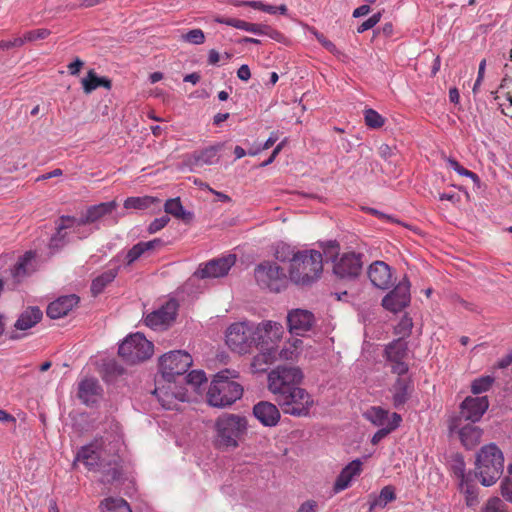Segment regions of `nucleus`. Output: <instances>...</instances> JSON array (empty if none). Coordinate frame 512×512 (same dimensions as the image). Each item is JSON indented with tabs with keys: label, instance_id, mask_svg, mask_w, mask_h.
<instances>
[{
	"label": "nucleus",
	"instance_id": "58836bf2",
	"mask_svg": "<svg viewBox=\"0 0 512 512\" xmlns=\"http://www.w3.org/2000/svg\"><path fill=\"white\" fill-rule=\"evenodd\" d=\"M365 124L372 129H379L385 124V119L374 109L364 111Z\"/></svg>",
	"mask_w": 512,
	"mask_h": 512
},
{
	"label": "nucleus",
	"instance_id": "f3484780",
	"mask_svg": "<svg viewBox=\"0 0 512 512\" xmlns=\"http://www.w3.org/2000/svg\"><path fill=\"white\" fill-rule=\"evenodd\" d=\"M368 276L372 284L379 289H388L393 283L391 268L383 261H375L368 270Z\"/></svg>",
	"mask_w": 512,
	"mask_h": 512
},
{
	"label": "nucleus",
	"instance_id": "49530a36",
	"mask_svg": "<svg viewBox=\"0 0 512 512\" xmlns=\"http://www.w3.org/2000/svg\"><path fill=\"white\" fill-rule=\"evenodd\" d=\"M234 4L235 5H247L249 7H252L257 10H261V11L269 13V14L277 13L276 6L264 4L261 1H236Z\"/></svg>",
	"mask_w": 512,
	"mask_h": 512
},
{
	"label": "nucleus",
	"instance_id": "4c0bfd02",
	"mask_svg": "<svg viewBox=\"0 0 512 512\" xmlns=\"http://www.w3.org/2000/svg\"><path fill=\"white\" fill-rule=\"evenodd\" d=\"M187 385L195 392L201 391V386L207 382L206 375L201 370H193L185 377Z\"/></svg>",
	"mask_w": 512,
	"mask_h": 512
},
{
	"label": "nucleus",
	"instance_id": "423d86ee",
	"mask_svg": "<svg viewBox=\"0 0 512 512\" xmlns=\"http://www.w3.org/2000/svg\"><path fill=\"white\" fill-rule=\"evenodd\" d=\"M304 374L297 366L278 365L267 376L268 390L274 398L280 397L302 384Z\"/></svg>",
	"mask_w": 512,
	"mask_h": 512
},
{
	"label": "nucleus",
	"instance_id": "aec40b11",
	"mask_svg": "<svg viewBox=\"0 0 512 512\" xmlns=\"http://www.w3.org/2000/svg\"><path fill=\"white\" fill-rule=\"evenodd\" d=\"M36 253L27 251L11 269V276L15 283H20L24 278L32 274L36 270Z\"/></svg>",
	"mask_w": 512,
	"mask_h": 512
},
{
	"label": "nucleus",
	"instance_id": "c9c22d12",
	"mask_svg": "<svg viewBox=\"0 0 512 512\" xmlns=\"http://www.w3.org/2000/svg\"><path fill=\"white\" fill-rule=\"evenodd\" d=\"M402 421L401 416L398 413H392L391 421L387 424L386 427L379 429L372 437L371 442L373 445L378 444L383 438H385L388 434H390L393 430H395Z\"/></svg>",
	"mask_w": 512,
	"mask_h": 512
},
{
	"label": "nucleus",
	"instance_id": "2f4dec72",
	"mask_svg": "<svg viewBox=\"0 0 512 512\" xmlns=\"http://www.w3.org/2000/svg\"><path fill=\"white\" fill-rule=\"evenodd\" d=\"M459 488L465 494L468 506H473L477 503L478 487L471 473L468 474V479L459 482Z\"/></svg>",
	"mask_w": 512,
	"mask_h": 512
},
{
	"label": "nucleus",
	"instance_id": "473e14b6",
	"mask_svg": "<svg viewBox=\"0 0 512 512\" xmlns=\"http://www.w3.org/2000/svg\"><path fill=\"white\" fill-rule=\"evenodd\" d=\"M159 201L157 197L145 195L141 197H128L123 205L126 209L145 210L159 203Z\"/></svg>",
	"mask_w": 512,
	"mask_h": 512
},
{
	"label": "nucleus",
	"instance_id": "ddd939ff",
	"mask_svg": "<svg viewBox=\"0 0 512 512\" xmlns=\"http://www.w3.org/2000/svg\"><path fill=\"white\" fill-rule=\"evenodd\" d=\"M410 287V281L405 276L393 290L383 297L382 306L394 314L403 311L411 302Z\"/></svg>",
	"mask_w": 512,
	"mask_h": 512
},
{
	"label": "nucleus",
	"instance_id": "7c9ffc66",
	"mask_svg": "<svg viewBox=\"0 0 512 512\" xmlns=\"http://www.w3.org/2000/svg\"><path fill=\"white\" fill-rule=\"evenodd\" d=\"M407 344L401 339L394 340L385 349V355L389 362L404 360L407 357Z\"/></svg>",
	"mask_w": 512,
	"mask_h": 512
},
{
	"label": "nucleus",
	"instance_id": "b1692460",
	"mask_svg": "<svg viewBox=\"0 0 512 512\" xmlns=\"http://www.w3.org/2000/svg\"><path fill=\"white\" fill-rule=\"evenodd\" d=\"M457 432L463 446L467 449H473L481 440L482 429L472 423L462 422L461 426L452 433Z\"/></svg>",
	"mask_w": 512,
	"mask_h": 512
},
{
	"label": "nucleus",
	"instance_id": "864d4df0",
	"mask_svg": "<svg viewBox=\"0 0 512 512\" xmlns=\"http://www.w3.org/2000/svg\"><path fill=\"white\" fill-rule=\"evenodd\" d=\"M43 312L39 307H28L18 320H42Z\"/></svg>",
	"mask_w": 512,
	"mask_h": 512
},
{
	"label": "nucleus",
	"instance_id": "79ce46f5",
	"mask_svg": "<svg viewBox=\"0 0 512 512\" xmlns=\"http://www.w3.org/2000/svg\"><path fill=\"white\" fill-rule=\"evenodd\" d=\"M448 165L457 172L460 176H465L472 179L474 182H479V177L476 173L464 168L460 165V163L454 158H445Z\"/></svg>",
	"mask_w": 512,
	"mask_h": 512
},
{
	"label": "nucleus",
	"instance_id": "338daca9",
	"mask_svg": "<svg viewBox=\"0 0 512 512\" xmlns=\"http://www.w3.org/2000/svg\"><path fill=\"white\" fill-rule=\"evenodd\" d=\"M262 31H263L262 35H266V36L270 37L271 39L280 41V39L282 38V34L279 31L271 28L268 25H264V29Z\"/></svg>",
	"mask_w": 512,
	"mask_h": 512
},
{
	"label": "nucleus",
	"instance_id": "8fccbe9b",
	"mask_svg": "<svg viewBox=\"0 0 512 512\" xmlns=\"http://www.w3.org/2000/svg\"><path fill=\"white\" fill-rule=\"evenodd\" d=\"M300 343H302V341L300 339H295L292 344L294 348H283L278 353V359L288 360V361L295 360L298 357V352L296 351V348H297L298 344H300Z\"/></svg>",
	"mask_w": 512,
	"mask_h": 512
},
{
	"label": "nucleus",
	"instance_id": "6e6552de",
	"mask_svg": "<svg viewBox=\"0 0 512 512\" xmlns=\"http://www.w3.org/2000/svg\"><path fill=\"white\" fill-rule=\"evenodd\" d=\"M274 400L284 414L294 417H307L314 406L313 397L301 385Z\"/></svg>",
	"mask_w": 512,
	"mask_h": 512
},
{
	"label": "nucleus",
	"instance_id": "cd10ccee",
	"mask_svg": "<svg viewBox=\"0 0 512 512\" xmlns=\"http://www.w3.org/2000/svg\"><path fill=\"white\" fill-rule=\"evenodd\" d=\"M161 239H153L147 242H139L135 244L126 254V262L131 265L138 260L145 252L155 249L162 245Z\"/></svg>",
	"mask_w": 512,
	"mask_h": 512
},
{
	"label": "nucleus",
	"instance_id": "0eeeda50",
	"mask_svg": "<svg viewBox=\"0 0 512 512\" xmlns=\"http://www.w3.org/2000/svg\"><path fill=\"white\" fill-rule=\"evenodd\" d=\"M248 422L244 416L224 414L215 423L218 442L221 446L237 447L238 440L246 433Z\"/></svg>",
	"mask_w": 512,
	"mask_h": 512
},
{
	"label": "nucleus",
	"instance_id": "412c9836",
	"mask_svg": "<svg viewBox=\"0 0 512 512\" xmlns=\"http://www.w3.org/2000/svg\"><path fill=\"white\" fill-rule=\"evenodd\" d=\"M77 229L75 232H79V228L76 225V218L72 216H61L57 222V232L50 239L49 247L52 250H58L67 243V229Z\"/></svg>",
	"mask_w": 512,
	"mask_h": 512
},
{
	"label": "nucleus",
	"instance_id": "c756f323",
	"mask_svg": "<svg viewBox=\"0 0 512 512\" xmlns=\"http://www.w3.org/2000/svg\"><path fill=\"white\" fill-rule=\"evenodd\" d=\"M83 90L86 94H90L98 87H104L110 89L112 84L108 78L98 77L96 72L91 69L88 71L87 76L82 79Z\"/></svg>",
	"mask_w": 512,
	"mask_h": 512
},
{
	"label": "nucleus",
	"instance_id": "a19ab883",
	"mask_svg": "<svg viewBox=\"0 0 512 512\" xmlns=\"http://www.w3.org/2000/svg\"><path fill=\"white\" fill-rule=\"evenodd\" d=\"M300 250H295L294 248H290L289 246L287 245H281V246H278L276 248V251H275V258L282 262V263H286L288 262L289 265L292 264V258L294 257V255H296L297 252H299Z\"/></svg>",
	"mask_w": 512,
	"mask_h": 512
},
{
	"label": "nucleus",
	"instance_id": "4be33fe9",
	"mask_svg": "<svg viewBox=\"0 0 512 512\" xmlns=\"http://www.w3.org/2000/svg\"><path fill=\"white\" fill-rule=\"evenodd\" d=\"M362 471V461L355 459L347 464L337 476L333 490L335 493H339L350 486L352 479L359 475Z\"/></svg>",
	"mask_w": 512,
	"mask_h": 512
},
{
	"label": "nucleus",
	"instance_id": "3c124183",
	"mask_svg": "<svg viewBox=\"0 0 512 512\" xmlns=\"http://www.w3.org/2000/svg\"><path fill=\"white\" fill-rule=\"evenodd\" d=\"M24 34H25V39L27 40V42H35L37 40L46 39L51 34V31L46 28H40V29L27 31Z\"/></svg>",
	"mask_w": 512,
	"mask_h": 512
},
{
	"label": "nucleus",
	"instance_id": "e433bc0d",
	"mask_svg": "<svg viewBox=\"0 0 512 512\" xmlns=\"http://www.w3.org/2000/svg\"><path fill=\"white\" fill-rule=\"evenodd\" d=\"M105 507L103 512H132L129 504L122 498H106L101 502V507Z\"/></svg>",
	"mask_w": 512,
	"mask_h": 512
},
{
	"label": "nucleus",
	"instance_id": "4d7b16f0",
	"mask_svg": "<svg viewBox=\"0 0 512 512\" xmlns=\"http://www.w3.org/2000/svg\"><path fill=\"white\" fill-rule=\"evenodd\" d=\"M381 19V14L380 13H376L374 15H372L371 17H369L367 20H365L363 23H361L358 28H357V32L358 33H363L371 28H373Z\"/></svg>",
	"mask_w": 512,
	"mask_h": 512
},
{
	"label": "nucleus",
	"instance_id": "603ef678",
	"mask_svg": "<svg viewBox=\"0 0 512 512\" xmlns=\"http://www.w3.org/2000/svg\"><path fill=\"white\" fill-rule=\"evenodd\" d=\"M395 499V492L392 486H385L382 488L378 499L376 500V505L385 506L388 502Z\"/></svg>",
	"mask_w": 512,
	"mask_h": 512
},
{
	"label": "nucleus",
	"instance_id": "a18cd8bd",
	"mask_svg": "<svg viewBox=\"0 0 512 512\" xmlns=\"http://www.w3.org/2000/svg\"><path fill=\"white\" fill-rule=\"evenodd\" d=\"M182 39L185 42L194 44V45H200L205 42V35L204 32L201 29H192L188 31L187 33L182 35Z\"/></svg>",
	"mask_w": 512,
	"mask_h": 512
},
{
	"label": "nucleus",
	"instance_id": "dca6fc26",
	"mask_svg": "<svg viewBox=\"0 0 512 512\" xmlns=\"http://www.w3.org/2000/svg\"><path fill=\"white\" fill-rule=\"evenodd\" d=\"M253 415L266 427L276 426L281 418L279 408L268 401H260L253 407Z\"/></svg>",
	"mask_w": 512,
	"mask_h": 512
},
{
	"label": "nucleus",
	"instance_id": "de8ad7c7",
	"mask_svg": "<svg viewBox=\"0 0 512 512\" xmlns=\"http://www.w3.org/2000/svg\"><path fill=\"white\" fill-rule=\"evenodd\" d=\"M236 29L244 30L253 34L262 35L264 24H256V23H250L246 22L244 20L238 19V22H235Z\"/></svg>",
	"mask_w": 512,
	"mask_h": 512
},
{
	"label": "nucleus",
	"instance_id": "680f3d73",
	"mask_svg": "<svg viewBox=\"0 0 512 512\" xmlns=\"http://www.w3.org/2000/svg\"><path fill=\"white\" fill-rule=\"evenodd\" d=\"M409 370L407 363L404 360H398L391 362V371L397 374L399 377L406 374Z\"/></svg>",
	"mask_w": 512,
	"mask_h": 512
},
{
	"label": "nucleus",
	"instance_id": "393cba45",
	"mask_svg": "<svg viewBox=\"0 0 512 512\" xmlns=\"http://www.w3.org/2000/svg\"><path fill=\"white\" fill-rule=\"evenodd\" d=\"M102 388L95 378H85L79 383L78 397L86 404H93L101 395Z\"/></svg>",
	"mask_w": 512,
	"mask_h": 512
},
{
	"label": "nucleus",
	"instance_id": "20e7f679",
	"mask_svg": "<svg viewBox=\"0 0 512 512\" xmlns=\"http://www.w3.org/2000/svg\"><path fill=\"white\" fill-rule=\"evenodd\" d=\"M323 272V255L314 249L300 250L288 266L289 280L300 286H309L316 282Z\"/></svg>",
	"mask_w": 512,
	"mask_h": 512
},
{
	"label": "nucleus",
	"instance_id": "a878e982",
	"mask_svg": "<svg viewBox=\"0 0 512 512\" xmlns=\"http://www.w3.org/2000/svg\"><path fill=\"white\" fill-rule=\"evenodd\" d=\"M222 145L209 146L201 151L193 153L190 163L194 168H201L205 165H214L219 161V151Z\"/></svg>",
	"mask_w": 512,
	"mask_h": 512
},
{
	"label": "nucleus",
	"instance_id": "7ed1b4c3",
	"mask_svg": "<svg viewBox=\"0 0 512 512\" xmlns=\"http://www.w3.org/2000/svg\"><path fill=\"white\" fill-rule=\"evenodd\" d=\"M238 377L237 371L228 368L217 372L206 392V401L209 406L224 409L241 399L244 388L236 381Z\"/></svg>",
	"mask_w": 512,
	"mask_h": 512
},
{
	"label": "nucleus",
	"instance_id": "37998d69",
	"mask_svg": "<svg viewBox=\"0 0 512 512\" xmlns=\"http://www.w3.org/2000/svg\"><path fill=\"white\" fill-rule=\"evenodd\" d=\"M313 322H287V326L291 335L301 336L305 332L310 331Z\"/></svg>",
	"mask_w": 512,
	"mask_h": 512
},
{
	"label": "nucleus",
	"instance_id": "a211bd4d",
	"mask_svg": "<svg viewBox=\"0 0 512 512\" xmlns=\"http://www.w3.org/2000/svg\"><path fill=\"white\" fill-rule=\"evenodd\" d=\"M79 300L75 294L61 296L48 305L47 316L53 320L66 317L78 305Z\"/></svg>",
	"mask_w": 512,
	"mask_h": 512
},
{
	"label": "nucleus",
	"instance_id": "72a5a7b5",
	"mask_svg": "<svg viewBox=\"0 0 512 512\" xmlns=\"http://www.w3.org/2000/svg\"><path fill=\"white\" fill-rule=\"evenodd\" d=\"M118 269H109L96 277L91 284V292L94 296L100 294L104 288L111 283L117 276Z\"/></svg>",
	"mask_w": 512,
	"mask_h": 512
},
{
	"label": "nucleus",
	"instance_id": "5fc2aeb1",
	"mask_svg": "<svg viewBox=\"0 0 512 512\" xmlns=\"http://www.w3.org/2000/svg\"><path fill=\"white\" fill-rule=\"evenodd\" d=\"M170 221L168 215H164L160 218L154 219L148 226V233L154 234L160 230H162Z\"/></svg>",
	"mask_w": 512,
	"mask_h": 512
},
{
	"label": "nucleus",
	"instance_id": "13d9d810",
	"mask_svg": "<svg viewBox=\"0 0 512 512\" xmlns=\"http://www.w3.org/2000/svg\"><path fill=\"white\" fill-rule=\"evenodd\" d=\"M314 35H315L316 39L318 40V42L321 43V45L326 50H328L329 52H331L333 54L338 53V50H337L335 44L332 41H330L329 39H327L322 33L314 31Z\"/></svg>",
	"mask_w": 512,
	"mask_h": 512
},
{
	"label": "nucleus",
	"instance_id": "c03bdc74",
	"mask_svg": "<svg viewBox=\"0 0 512 512\" xmlns=\"http://www.w3.org/2000/svg\"><path fill=\"white\" fill-rule=\"evenodd\" d=\"M508 475L505 477L501 484L502 496L512 502V463L508 465Z\"/></svg>",
	"mask_w": 512,
	"mask_h": 512
},
{
	"label": "nucleus",
	"instance_id": "e2e57ef3",
	"mask_svg": "<svg viewBox=\"0 0 512 512\" xmlns=\"http://www.w3.org/2000/svg\"><path fill=\"white\" fill-rule=\"evenodd\" d=\"M153 393L158 397L159 401L162 402L163 407H166L165 398L168 399L172 397H178V395L175 392L169 394L164 387H156ZM168 407L169 406H167V408Z\"/></svg>",
	"mask_w": 512,
	"mask_h": 512
},
{
	"label": "nucleus",
	"instance_id": "2eb2a0df",
	"mask_svg": "<svg viewBox=\"0 0 512 512\" xmlns=\"http://www.w3.org/2000/svg\"><path fill=\"white\" fill-rule=\"evenodd\" d=\"M362 269V261L359 254L354 252L344 253L335 260L333 272L339 278H354Z\"/></svg>",
	"mask_w": 512,
	"mask_h": 512
},
{
	"label": "nucleus",
	"instance_id": "bb28decb",
	"mask_svg": "<svg viewBox=\"0 0 512 512\" xmlns=\"http://www.w3.org/2000/svg\"><path fill=\"white\" fill-rule=\"evenodd\" d=\"M164 210L166 214H170L186 224L192 222L194 218V214L192 212L184 209L179 197L168 199L164 204Z\"/></svg>",
	"mask_w": 512,
	"mask_h": 512
},
{
	"label": "nucleus",
	"instance_id": "bf43d9fd",
	"mask_svg": "<svg viewBox=\"0 0 512 512\" xmlns=\"http://www.w3.org/2000/svg\"><path fill=\"white\" fill-rule=\"evenodd\" d=\"M484 512H506L504 509V504L502 500L499 498L490 499L485 507Z\"/></svg>",
	"mask_w": 512,
	"mask_h": 512
},
{
	"label": "nucleus",
	"instance_id": "052dcab7",
	"mask_svg": "<svg viewBox=\"0 0 512 512\" xmlns=\"http://www.w3.org/2000/svg\"><path fill=\"white\" fill-rule=\"evenodd\" d=\"M413 322H398L394 327L395 334L399 335L400 338L406 337L411 333Z\"/></svg>",
	"mask_w": 512,
	"mask_h": 512
},
{
	"label": "nucleus",
	"instance_id": "39448f33",
	"mask_svg": "<svg viewBox=\"0 0 512 512\" xmlns=\"http://www.w3.org/2000/svg\"><path fill=\"white\" fill-rule=\"evenodd\" d=\"M504 471V456L496 444L484 445L477 453L475 462V477L483 486L495 484Z\"/></svg>",
	"mask_w": 512,
	"mask_h": 512
},
{
	"label": "nucleus",
	"instance_id": "ea45409f",
	"mask_svg": "<svg viewBox=\"0 0 512 512\" xmlns=\"http://www.w3.org/2000/svg\"><path fill=\"white\" fill-rule=\"evenodd\" d=\"M494 382V378L491 376H482L478 379H475L471 385V391L473 394L478 395L483 392H486L490 389Z\"/></svg>",
	"mask_w": 512,
	"mask_h": 512
},
{
	"label": "nucleus",
	"instance_id": "c85d7f7f",
	"mask_svg": "<svg viewBox=\"0 0 512 512\" xmlns=\"http://www.w3.org/2000/svg\"><path fill=\"white\" fill-rule=\"evenodd\" d=\"M178 306L176 300L170 299L159 309L149 314L145 320H175Z\"/></svg>",
	"mask_w": 512,
	"mask_h": 512
},
{
	"label": "nucleus",
	"instance_id": "6e6d98bb",
	"mask_svg": "<svg viewBox=\"0 0 512 512\" xmlns=\"http://www.w3.org/2000/svg\"><path fill=\"white\" fill-rule=\"evenodd\" d=\"M452 469L459 482L468 479V474H465V463L461 457H457Z\"/></svg>",
	"mask_w": 512,
	"mask_h": 512
},
{
	"label": "nucleus",
	"instance_id": "774afa93",
	"mask_svg": "<svg viewBox=\"0 0 512 512\" xmlns=\"http://www.w3.org/2000/svg\"><path fill=\"white\" fill-rule=\"evenodd\" d=\"M83 65H84V62L81 59L76 58L75 61H73L72 63H70L68 65L69 73L71 75H77L80 72Z\"/></svg>",
	"mask_w": 512,
	"mask_h": 512
},
{
	"label": "nucleus",
	"instance_id": "6ab92c4d",
	"mask_svg": "<svg viewBox=\"0 0 512 512\" xmlns=\"http://www.w3.org/2000/svg\"><path fill=\"white\" fill-rule=\"evenodd\" d=\"M116 207L117 202L115 200L90 206L82 217L76 218V225L79 228L86 224L94 223L102 217L112 213Z\"/></svg>",
	"mask_w": 512,
	"mask_h": 512
},
{
	"label": "nucleus",
	"instance_id": "f03ea898",
	"mask_svg": "<svg viewBox=\"0 0 512 512\" xmlns=\"http://www.w3.org/2000/svg\"><path fill=\"white\" fill-rule=\"evenodd\" d=\"M76 460L82 461L89 470L98 472L103 484L118 481L122 475L119 456L116 453H108L102 440L82 447L77 453Z\"/></svg>",
	"mask_w": 512,
	"mask_h": 512
},
{
	"label": "nucleus",
	"instance_id": "9d476101",
	"mask_svg": "<svg viewBox=\"0 0 512 512\" xmlns=\"http://www.w3.org/2000/svg\"><path fill=\"white\" fill-rule=\"evenodd\" d=\"M153 344L142 333L131 334L120 344L118 353L128 364H137L153 354Z\"/></svg>",
	"mask_w": 512,
	"mask_h": 512
},
{
	"label": "nucleus",
	"instance_id": "f704fd0d",
	"mask_svg": "<svg viewBox=\"0 0 512 512\" xmlns=\"http://www.w3.org/2000/svg\"><path fill=\"white\" fill-rule=\"evenodd\" d=\"M388 416V411L381 407H371L364 413V417L375 426L386 427L387 424L391 421Z\"/></svg>",
	"mask_w": 512,
	"mask_h": 512
},
{
	"label": "nucleus",
	"instance_id": "1a4fd4ad",
	"mask_svg": "<svg viewBox=\"0 0 512 512\" xmlns=\"http://www.w3.org/2000/svg\"><path fill=\"white\" fill-rule=\"evenodd\" d=\"M254 277L261 289L279 293L287 287L289 277L283 268L271 261H263L254 269Z\"/></svg>",
	"mask_w": 512,
	"mask_h": 512
},
{
	"label": "nucleus",
	"instance_id": "69168bd1",
	"mask_svg": "<svg viewBox=\"0 0 512 512\" xmlns=\"http://www.w3.org/2000/svg\"><path fill=\"white\" fill-rule=\"evenodd\" d=\"M237 77L242 81H248L251 77L249 66L246 64L241 65L237 70Z\"/></svg>",
	"mask_w": 512,
	"mask_h": 512
},
{
	"label": "nucleus",
	"instance_id": "f8f14e48",
	"mask_svg": "<svg viewBox=\"0 0 512 512\" xmlns=\"http://www.w3.org/2000/svg\"><path fill=\"white\" fill-rule=\"evenodd\" d=\"M488 407L489 402L486 396L467 397L460 405L459 415L450 418L449 431L453 432L461 426L462 422L471 421L475 423L479 421Z\"/></svg>",
	"mask_w": 512,
	"mask_h": 512
},
{
	"label": "nucleus",
	"instance_id": "4468645a",
	"mask_svg": "<svg viewBox=\"0 0 512 512\" xmlns=\"http://www.w3.org/2000/svg\"><path fill=\"white\" fill-rule=\"evenodd\" d=\"M235 262L236 256L234 254L212 259L200 265L194 275L201 279L223 277L228 274Z\"/></svg>",
	"mask_w": 512,
	"mask_h": 512
},
{
	"label": "nucleus",
	"instance_id": "0e129e2a",
	"mask_svg": "<svg viewBox=\"0 0 512 512\" xmlns=\"http://www.w3.org/2000/svg\"><path fill=\"white\" fill-rule=\"evenodd\" d=\"M296 512H318V503L315 500L303 502Z\"/></svg>",
	"mask_w": 512,
	"mask_h": 512
},
{
	"label": "nucleus",
	"instance_id": "09e8293b",
	"mask_svg": "<svg viewBox=\"0 0 512 512\" xmlns=\"http://www.w3.org/2000/svg\"><path fill=\"white\" fill-rule=\"evenodd\" d=\"M313 313L306 309H292L288 312L286 320H314Z\"/></svg>",
	"mask_w": 512,
	"mask_h": 512
},
{
	"label": "nucleus",
	"instance_id": "5701e85b",
	"mask_svg": "<svg viewBox=\"0 0 512 512\" xmlns=\"http://www.w3.org/2000/svg\"><path fill=\"white\" fill-rule=\"evenodd\" d=\"M412 390V383L409 379L398 377L390 388L394 408H402L410 399Z\"/></svg>",
	"mask_w": 512,
	"mask_h": 512
},
{
	"label": "nucleus",
	"instance_id": "f257e3e1",
	"mask_svg": "<svg viewBox=\"0 0 512 512\" xmlns=\"http://www.w3.org/2000/svg\"><path fill=\"white\" fill-rule=\"evenodd\" d=\"M281 322H232L226 330L225 342L231 351L240 355L257 348L260 354L253 358L252 366L264 370L262 364L277 359L276 343L282 338Z\"/></svg>",
	"mask_w": 512,
	"mask_h": 512
},
{
	"label": "nucleus",
	"instance_id": "9b49d317",
	"mask_svg": "<svg viewBox=\"0 0 512 512\" xmlns=\"http://www.w3.org/2000/svg\"><path fill=\"white\" fill-rule=\"evenodd\" d=\"M192 357L185 351H170L160 357L159 369L162 378L168 383L176 381V377L183 376L192 365Z\"/></svg>",
	"mask_w": 512,
	"mask_h": 512
}]
</instances>
